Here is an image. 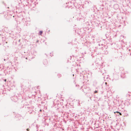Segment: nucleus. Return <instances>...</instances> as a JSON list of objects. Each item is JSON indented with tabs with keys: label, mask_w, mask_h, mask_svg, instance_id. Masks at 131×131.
Returning <instances> with one entry per match:
<instances>
[{
	"label": "nucleus",
	"mask_w": 131,
	"mask_h": 131,
	"mask_svg": "<svg viewBox=\"0 0 131 131\" xmlns=\"http://www.w3.org/2000/svg\"><path fill=\"white\" fill-rule=\"evenodd\" d=\"M27 131H29V128H28L27 129Z\"/></svg>",
	"instance_id": "obj_3"
},
{
	"label": "nucleus",
	"mask_w": 131,
	"mask_h": 131,
	"mask_svg": "<svg viewBox=\"0 0 131 131\" xmlns=\"http://www.w3.org/2000/svg\"><path fill=\"white\" fill-rule=\"evenodd\" d=\"M4 81L6 82V79L4 80Z\"/></svg>",
	"instance_id": "obj_6"
},
{
	"label": "nucleus",
	"mask_w": 131,
	"mask_h": 131,
	"mask_svg": "<svg viewBox=\"0 0 131 131\" xmlns=\"http://www.w3.org/2000/svg\"><path fill=\"white\" fill-rule=\"evenodd\" d=\"M119 115H122V114H121V113H120V112H119Z\"/></svg>",
	"instance_id": "obj_5"
},
{
	"label": "nucleus",
	"mask_w": 131,
	"mask_h": 131,
	"mask_svg": "<svg viewBox=\"0 0 131 131\" xmlns=\"http://www.w3.org/2000/svg\"><path fill=\"white\" fill-rule=\"evenodd\" d=\"M97 91H95V92H94V93H97Z\"/></svg>",
	"instance_id": "obj_4"
},
{
	"label": "nucleus",
	"mask_w": 131,
	"mask_h": 131,
	"mask_svg": "<svg viewBox=\"0 0 131 131\" xmlns=\"http://www.w3.org/2000/svg\"><path fill=\"white\" fill-rule=\"evenodd\" d=\"M40 111H41V110H40Z\"/></svg>",
	"instance_id": "obj_8"
},
{
	"label": "nucleus",
	"mask_w": 131,
	"mask_h": 131,
	"mask_svg": "<svg viewBox=\"0 0 131 131\" xmlns=\"http://www.w3.org/2000/svg\"><path fill=\"white\" fill-rule=\"evenodd\" d=\"M119 113V112L116 111V112H114V113Z\"/></svg>",
	"instance_id": "obj_2"
},
{
	"label": "nucleus",
	"mask_w": 131,
	"mask_h": 131,
	"mask_svg": "<svg viewBox=\"0 0 131 131\" xmlns=\"http://www.w3.org/2000/svg\"><path fill=\"white\" fill-rule=\"evenodd\" d=\"M42 31H40L39 32V34L40 35H41V34H42Z\"/></svg>",
	"instance_id": "obj_1"
},
{
	"label": "nucleus",
	"mask_w": 131,
	"mask_h": 131,
	"mask_svg": "<svg viewBox=\"0 0 131 131\" xmlns=\"http://www.w3.org/2000/svg\"><path fill=\"white\" fill-rule=\"evenodd\" d=\"M105 83V84H107V83H106H106Z\"/></svg>",
	"instance_id": "obj_7"
}]
</instances>
